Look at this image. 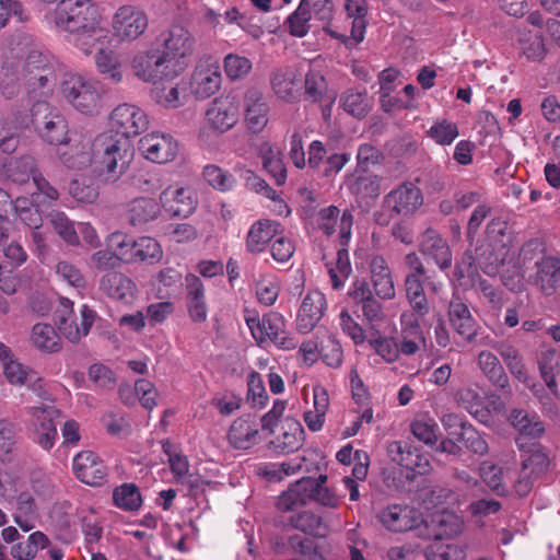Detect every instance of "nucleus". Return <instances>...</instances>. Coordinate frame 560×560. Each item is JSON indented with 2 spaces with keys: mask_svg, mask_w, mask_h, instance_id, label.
Segmentation results:
<instances>
[{
  "mask_svg": "<svg viewBox=\"0 0 560 560\" xmlns=\"http://www.w3.org/2000/svg\"><path fill=\"white\" fill-rule=\"evenodd\" d=\"M275 94L287 102L298 98L300 92V79L295 70L291 68L275 71L270 79Z\"/></svg>",
  "mask_w": 560,
  "mask_h": 560,
  "instance_id": "nucleus-37",
  "label": "nucleus"
},
{
  "mask_svg": "<svg viewBox=\"0 0 560 560\" xmlns=\"http://www.w3.org/2000/svg\"><path fill=\"white\" fill-rule=\"evenodd\" d=\"M14 205L8 192L0 189V245H4L12 231L13 223L10 215L13 213Z\"/></svg>",
  "mask_w": 560,
  "mask_h": 560,
  "instance_id": "nucleus-60",
  "label": "nucleus"
},
{
  "mask_svg": "<svg viewBox=\"0 0 560 560\" xmlns=\"http://www.w3.org/2000/svg\"><path fill=\"white\" fill-rule=\"evenodd\" d=\"M113 133L121 135L130 140L148 128V116L143 109L133 104H120L110 114Z\"/></svg>",
  "mask_w": 560,
  "mask_h": 560,
  "instance_id": "nucleus-11",
  "label": "nucleus"
},
{
  "mask_svg": "<svg viewBox=\"0 0 560 560\" xmlns=\"http://www.w3.org/2000/svg\"><path fill=\"white\" fill-rule=\"evenodd\" d=\"M305 96L312 102H319L327 92L325 77L315 70H310L305 75Z\"/></svg>",
  "mask_w": 560,
  "mask_h": 560,
  "instance_id": "nucleus-64",
  "label": "nucleus"
},
{
  "mask_svg": "<svg viewBox=\"0 0 560 560\" xmlns=\"http://www.w3.org/2000/svg\"><path fill=\"white\" fill-rule=\"evenodd\" d=\"M202 175L206 182L219 191L231 190L235 185L232 174L213 164L205 166Z\"/></svg>",
  "mask_w": 560,
  "mask_h": 560,
  "instance_id": "nucleus-58",
  "label": "nucleus"
},
{
  "mask_svg": "<svg viewBox=\"0 0 560 560\" xmlns=\"http://www.w3.org/2000/svg\"><path fill=\"white\" fill-rule=\"evenodd\" d=\"M406 299L412 314L401 315V332L398 342L399 354L413 355L425 348L423 330L415 315L424 317L430 313V304L424 287L432 293H439L443 283L435 279L434 273H428L417 253L410 252L404 257Z\"/></svg>",
  "mask_w": 560,
  "mask_h": 560,
  "instance_id": "nucleus-2",
  "label": "nucleus"
},
{
  "mask_svg": "<svg viewBox=\"0 0 560 560\" xmlns=\"http://www.w3.org/2000/svg\"><path fill=\"white\" fill-rule=\"evenodd\" d=\"M469 262L467 268H463L462 266H457L456 276L462 278L465 273L471 280V284L476 290L481 291L485 296H490V287L488 284V280L482 278L478 270L480 269L485 275H489L490 268V243L487 237L480 240L477 238V245L469 257Z\"/></svg>",
  "mask_w": 560,
  "mask_h": 560,
  "instance_id": "nucleus-10",
  "label": "nucleus"
},
{
  "mask_svg": "<svg viewBox=\"0 0 560 560\" xmlns=\"http://www.w3.org/2000/svg\"><path fill=\"white\" fill-rule=\"evenodd\" d=\"M326 307V298L322 292L317 290L307 292L298 313V330L301 334H308L312 331L323 317Z\"/></svg>",
  "mask_w": 560,
  "mask_h": 560,
  "instance_id": "nucleus-22",
  "label": "nucleus"
},
{
  "mask_svg": "<svg viewBox=\"0 0 560 560\" xmlns=\"http://www.w3.org/2000/svg\"><path fill=\"white\" fill-rule=\"evenodd\" d=\"M170 81H160L151 91L152 98L168 108H177L184 104L186 85L173 83Z\"/></svg>",
  "mask_w": 560,
  "mask_h": 560,
  "instance_id": "nucleus-41",
  "label": "nucleus"
},
{
  "mask_svg": "<svg viewBox=\"0 0 560 560\" xmlns=\"http://www.w3.org/2000/svg\"><path fill=\"white\" fill-rule=\"evenodd\" d=\"M381 522L387 529L401 533L416 528L422 518L417 510L395 504L382 512Z\"/></svg>",
  "mask_w": 560,
  "mask_h": 560,
  "instance_id": "nucleus-29",
  "label": "nucleus"
},
{
  "mask_svg": "<svg viewBox=\"0 0 560 560\" xmlns=\"http://www.w3.org/2000/svg\"><path fill=\"white\" fill-rule=\"evenodd\" d=\"M113 500L116 506L125 511H136L142 503L141 494L135 483L117 487L113 492Z\"/></svg>",
  "mask_w": 560,
  "mask_h": 560,
  "instance_id": "nucleus-56",
  "label": "nucleus"
},
{
  "mask_svg": "<svg viewBox=\"0 0 560 560\" xmlns=\"http://www.w3.org/2000/svg\"><path fill=\"white\" fill-rule=\"evenodd\" d=\"M387 453L394 463L410 471L406 474L408 479H413L416 475H424L431 469L429 458L406 442L389 443Z\"/></svg>",
  "mask_w": 560,
  "mask_h": 560,
  "instance_id": "nucleus-12",
  "label": "nucleus"
},
{
  "mask_svg": "<svg viewBox=\"0 0 560 560\" xmlns=\"http://www.w3.org/2000/svg\"><path fill=\"white\" fill-rule=\"evenodd\" d=\"M148 26L145 14L133 7H120L113 18V30L121 40H133L139 37Z\"/></svg>",
  "mask_w": 560,
  "mask_h": 560,
  "instance_id": "nucleus-16",
  "label": "nucleus"
},
{
  "mask_svg": "<svg viewBox=\"0 0 560 560\" xmlns=\"http://www.w3.org/2000/svg\"><path fill=\"white\" fill-rule=\"evenodd\" d=\"M220 67L215 62H199L191 75V93L200 100L213 95L221 86Z\"/></svg>",
  "mask_w": 560,
  "mask_h": 560,
  "instance_id": "nucleus-20",
  "label": "nucleus"
},
{
  "mask_svg": "<svg viewBox=\"0 0 560 560\" xmlns=\"http://www.w3.org/2000/svg\"><path fill=\"white\" fill-rule=\"evenodd\" d=\"M185 299L189 318L195 323H203L208 317L206 288L202 280L195 273L185 277Z\"/></svg>",
  "mask_w": 560,
  "mask_h": 560,
  "instance_id": "nucleus-24",
  "label": "nucleus"
},
{
  "mask_svg": "<svg viewBox=\"0 0 560 560\" xmlns=\"http://www.w3.org/2000/svg\"><path fill=\"white\" fill-rule=\"evenodd\" d=\"M61 160L67 167L73 170H83L91 164L95 165L93 141H85L72 147L69 152L61 154Z\"/></svg>",
  "mask_w": 560,
  "mask_h": 560,
  "instance_id": "nucleus-47",
  "label": "nucleus"
},
{
  "mask_svg": "<svg viewBox=\"0 0 560 560\" xmlns=\"http://www.w3.org/2000/svg\"><path fill=\"white\" fill-rule=\"evenodd\" d=\"M32 343L46 352H56L60 349V338L55 328L49 324L38 323L33 326Z\"/></svg>",
  "mask_w": 560,
  "mask_h": 560,
  "instance_id": "nucleus-50",
  "label": "nucleus"
},
{
  "mask_svg": "<svg viewBox=\"0 0 560 560\" xmlns=\"http://www.w3.org/2000/svg\"><path fill=\"white\" fill-rule=\"evenodd\" d=\"M432 536L435 539L454 538L463 532L462 518L453 512H436L431 516Z\"/></svg>",
  "mask_w": 560,
  "mask_h": 560,
  "instance_id": "nucleus-40",
  "label": "nucleus"
},
{
  "mask_svg": "<svg viewBox=\"0 0 560 560\" xmlns=\"http://www.w3.org/2000/svg\"><path fill=\"white\" fill-rule=\"evenodd\" d=\"M454 397L457 404L467 409L481 423L487 424L490 421L489 393L486 387L474 384L458 389Z\"/></svg>",
  "mask_w": 560,
  "mask_h": 560,
  "instance_id": "nucleus-23",
  "label": "nucleus"
},
{
  "mask_svg": "<svg viewBox=\"0 0 560 560\" xmlns=\"http://www.w3.org/2000/svg\"><path fill=\"white\" fill-rule=\"evenodd\" d=\"M363 317L371 324L380 323L385 318L382 303L373 295L370 283L364 279H357L349 291Z\"/></svg>",
  "mask_w": 560,
  "mask_h": 560,
  "instance_id": "nucleus-19",
  "label": "nucleus"
},
{
  "mask_svg": "<svg viewBox=\"0 0 560 560\" xmlns=\"http://www.w3.org/2000/svg\"><path fill=\"white\" fill-rule=\"evenodd\" d=\"M58 92L66 103L83 115H96L102 108V94L96 82L79 73L62 72Z\"/></svg>",
  "mask_w": 560,
  "mask_h": 560,
  "instance_id": "nucleus-5",
  "label": "nucleus"
},
{
  "mask_svg": "<svg viewBox=\"0 0 560 560\" xmlns=\"http://www.w3.org/2000/svg\"><path fill=\"white\" fill-rule=\"evenodd\" d=\"M534 284L546 296L560 294L559 257L545 256L536 262Z\"/></svg>",
  "mask_w": 560,
  "mask_h": 560,
  "instance_id": "nucleus-26",
  "label": "nucleus"
},
{
  "mask_svg": "<svg viewBox=\"0 0 560 560\" xmlns=\"http://www.w3.org/2000/svg\"><path fill=\"white\" fill-rule=\"evenodd\" d=\"M422 203V195L412 184H402L392 190L384 198L383 206L389 211L390 217L409 215Z\"/></svg>",
  "mask_w": 560,
  "mask_h": 560,
  "instance_id": "nucleus-14",
  "label": "nucleus"
},
{
  "mask_svg": "<svg viewBox=\"0 0 560 560\" xmlns=\"http://www.w3.org/2000/svg\"><path fill=\"white\" fill-rule=\"evenodd\" d=\"M311 19L312 14L306 1H301L295 11L287 18L285 24L289 33L295 37H304L310 31Z\"/></svg>",
  "mask_w": 560,
  "mask_h": 560,
  "instance_id": "nucleus-57",
  "label": "nucleus"
},
{
  "mask_svg": "<svg viewBox=\"0 0 560 560\" xmlns=\"http://www.w3.org/2000/svg\"><path fill=\"white\" fill-rule=\"evenodd\" d=\"M280 292L279 281L276 277H261L256 283V295L260 303L269 306L272 305Z\"/></svg>",
  "mask_w": 560,
  "mask_h": 560,
  "instance_id": "nucleus-63",
  "label": "nucleus"
},
{
  "mask_svg": "<svg viewBox=\"0 0 560 560\" xmlns=\"http://www.w3.org/2000/svg\"><path fill=\"white\" fill-rule=\"evenodd\" d=\"M3 374L10 384L16 386L26 385L28 388L36 392L39 396H43V380L37 375L36 372L28 369L27 366H24L19 361L10 359L8 362H4Z\"/></svg>",
  "mask_w": 560,
  "mask_h": 560,
  "instance_id": "nucleus-33",
  "label": "nucleus"
},
{
  "mask_svg": "<svg viewBox=\"0 0 560 560\" xmlns=\"http://www.w3.org/2000/svg\"><path fill=\"white\" fill-rule=\"evenodd\" d=\"M49 540L42 532H34L25 541L18 542L11 547V556L18 560H32L39 549L47 547Z\"/></svg>",
  "mask_w": 560,
  "mask_h": 560,
  "instance_id": "nucleus-53",
  "label": "nucleus"
},
{
  "mask_svg": "<svg viewBox=\"0 0 560 560\" xmlns=\"http://www.w3.org/2000/svg\"><path fill=\"white\" fill-rule=\"evenodd\" d=\"M235 172L238 173L240 177L245 182V185L248 189L260 194L273 201L278 202L279 213H282L283 209L287 210V214L290 213V209L287 203L279 198L278 192L272 189L265 179L256 175L253 171L246 168L245 166L237 165L235 167Z\"/></svg>",
  "mask_w": 560,
  "mask_h": 560,
  "instance_id": "nucleus-43",
  "label": "nucleus"
},
{
  "mask_svg": "<svg viewBox=\"0 0 560 560\" xmlns=\"http://www.w3.org/2000/svg\"><path fill=\"white\" fill-rule=\"evenodd\" d=\"M106 244L114 250L119 264H135L137 240L121 232H114L107 237Z\"/></svg>",
  "mask_w": 560,
  "mask_h": 560,
  "instance_id": "nucleus-54",
  "label": "nucleus"
},
{
  "mask_svg": "<svg viewBox=\"0 0 560 560\" xmlns=\"http://www.w3.org/2000/svg\"><path fill=\"white\" fill-rule=\"evenodd\" d=\"M35 121H37L36 118ZM36 124L40 137L46 142L58 145L68 141V125L59 113L50 112L44 116L42 124Z\"/></svg>",
  "mask_w": 560,
  "mask_h": 560,
  "instance_id": "nucleus-38",
  "label": "nucleus"
},
{
  "mask_svg": "<svg viewBox=\"0 0 560 560\" xmlns=\"http://www.w3.org/2000/svg\"><path fill=\"white\" fill-rule=\"evenodd\" d=\"M448 318L453 329L467 341L474 340L479 326L460 296L453 294L448 306Z\"/></svg>",
  "mask_w": 560,
  "mask_h": 560,
  "instance_id": "nucleus-27",
  "label": "nucleus"
},
{
  "mask_svg": "<svg viewBox=\"0 0 560 560\" xmlns=\"http://www.w3.org/2000/svg\"><path fill=\"white\" fill-rule=\"evenodd\" d=\"M353 226V215L350 210H345L341 214L339 223V244L340 247L337 250L336 266L335 269L341 272L343 277H349L352 272L349 253L347 245L351 237V231Z\"/></svg>",
  "mask_w": 560,
  "mask_h": 560,
  "instance_id": "nucleus-35",
  "label": "nucleus"
},
{
  "mask_svg": "<svg viewBox=\"0 0 560 560\" xmlns=\"http://www.w3.org/2000/svg\"><path fill=\"white\" fill-rule=\"evenodd\" d=\"M280 224L271 220L256 221L246 236L245 245L247 252L258 254L265 250L267 244L277 236Z\"/></svg>",
  "mask_w": 560,
  "mask_h": 560,
  "instance_id": "nucleus-34",
  "label": "nucleus"
},
{
  "mask_svg": "<svg viewBox=\"0 0 560 560\" xmlns=\"http://www.w3.org/2000/svg\"><path fill=\"white\" fill-rule=\"evenodd\" d=\"M5 174L10 180L19 185L28 183L30 178L34 180V174H39L35 167V161L32 156H22L12 159L5 164Z\"/></svg>",
  "mask_w": 560,
  "mask_h": 560,
  "instance_id": "nucleus-49",
  "label": "nucleus"
},
{
  "mask_svg": "<svg viewBox=\"0 0 560 560\" xmlns=\"http://www.w3.org/2000/svg\"><path fill=\"white\" fill-rule=\"evenodd\" d=\"M160 205L171 218H187L195 212L198 200L191 188L174 185L161 192Z\"/></svg>",
  "mask_w": 560,
  "mask_h": 560,
  "instance_id": "nucleus-13",
  "label": "nucleus"
},
{
  "mask_svg": "<svg viewBox=\"0 0 560 560\" xmlns=\"http://www.w3.org/2000/svg\"><path fill=\"white\" fill-rule=\"evenodd\" d=\"M539 371L547 387L552 394L558 393L556 371L560 366V353L555 349H547L538 359Z\"/></svg>",
  "mask_w": 560,
  "mask_h": 560,
  "instance_id": "nucleus-52",
  "label": "nucleus"
},
{
  "mask_svg": "<svg viewBox=\"0 0 560 560\" xmlns=\"http://www.w3.org/2000/svg\"><path fill=\"white\" fill-rule=\"evenodd\" d=\"M54 230L59 236L70 245L79 243L78 232L73 228V224L69 221L65 213L52 211L48 215Z\"/></svg>",
  "mask_w": 560,
  "mask_h": 560,
  "instance_id": "nucleus-61",
  "label": "nucleus"
},
{
  "mask_svg": "<svg viewBox=\"0 0 560 560\" xmlns=\"http://www.w3.org/2000/svg\"><path fill=\"white\" fill-rule=\"evenodd\" d=\"M108 42V37L94 50H97L95 56V65L98 72L105 80L117 84L122 80L121 65L118 57L113 50H105L103 46Z\"/></svg>",
  "mask_w": 560,
  "mask_h": 560,
  "instance_id": "nucleus-42",
  "label": "nucleus"
},
{
  "mask_svg": "<svg viewBox=\"0 0 560 560\" xmlns=\"http://www.w3.org/2000/svg\"><path fill=\"white\" fill-rule=\"evenodd\" d=\"M289 525L305 534L312 536H324L326 527L323 524L322 517L312 512H302L296 515H291L288 520Z\"/></svg>",
  "mask_w": 560,
  "mask_h": 560,
  "instance_id": "nucleus-55",
  "label": "nucleus"
},
{
  "mask_svg": "<svg viewBox=\"0 0 560 560\" xmlns=\"http://www.w3.org/2000/svg\"><path fill=\"white\" fill-rule=\"evenodd\" d=\"M30 411L34 418V441L44 450L49 451L58 436L55 418L59 410L54 406L32 407Z\"/></svg>",
  "mask_w": 560,
  "mask_h": 560,
  "instance_id": "nucleus-15",
  "label": "nucleus"
},
{
  "mask_svg": "<svg viewBox=\"0 0 560 560\" xmlns=\"http://www.w3.org/2000/svg\"><path fill=\"white\" fill-rule=\"evenodd\" d=\"M100 290L110 299L131 303L137 292V285L126 275L112 271L100 279Z\"/></svg>",
  "mask_w": 560,
  "mask_h": 560,
  "instance_id": "nucleus-31",
  "label": "nucleus"
},
{
  "mask_svg": "<svg viewBox=\"0 0 560 560\" xmlns=\"http://www.w3.org/2000/svg\"><path fill=\"white\" fill-rule=\"evenodd\" d=\"M259 155L262 160L264 168L273 178L276 185H283L287 180V168L280 151L272 148L269 143H262L259 148Z\"/></svg>",
  "mask_w": 560,
  "mask_h": 560,
  "instance_id": "nucleus-44",
  "label": "nucleus"
},
{
  "mask_svg": "<svg viewBox=\"0 0 560 560\" xmlns=\"http://www.w3.org/2000/svg\"><path fill=\"white\" fill-rule=\"evenodd\" d=\"M246 323L253 337L259 343L270 340L283 350H292L296 347L295 339L288 336L285 331L283 316L277 312H270L261 318H246Z\"/></svg>",
  "mask_w": 560,
  "mask_h": 560,
  "instance_id": "nucleus-6",
  "label": "nucleus"
},
{
  "mask_svg": "<svg viewBox=\"0 0 560 560\" xmlns=\"http://www.w3.org/2000/svg\"><path fill=\"white\" fill-rule=\"evenodd\" d=\"M304 430L294 419H285L281 423V433L271 442L281 453H292L299 450L303 442Z\"/></svg>",
  "mask_w": 560,
  "mask_h": 560,
  "instance_id": "nucleus-39",
  "label": "nucleus"
},
{
  "mask_svg": "<svg viewBox=\"0 0 560 560\" xmlns=\"http://www.w3.org/2000/svg\"><path fill=\"white\" fill-rule=\"evenodd\" d=\"M237 120L238 107L229 97L213 100L206 112L207 124L221 133L233 128Z\"/></svg>",
  "mask_w": 560,
  "mask_h": 560,
  "instance_id": "nucleus-25",
  "label": "nucleus"
},
{
  "mask_svg": "<svg viewBox=\"0 0 560 560\" xmlns=\"http://www.w3.org/2000/svg\"><path fill=\"white\" fill-rule=\"evenodd\" d=\"M517 42L523 56H525L527 60L540 61L545 57V44L540 35L534 34L526 28H518Z\"/></svg>",
  "mask_w": 560,
  "mask_h": 560,
  "instance_id": "nucleus-48",
  "label": "nucleus"
},
{
  "mask_svg": "<svg viewBox=\"0 0 560 560\" xmlns=\"http://www.w3.org/2000/svg\"><path fill=\"white\" fill-rule=\"evenodd\" d=\"M370 280L373 293L382 300H393L396 295L392 270L386 259L375 255L370 260Z\"/></svg>",
  "mask_w": 560,
  "mask_h": 560,
  "instance_id": "nucleus-28",
  "label": "nucleus"
},
{
  "mask_svg": "<svg viewBox=\"0 0 560 560\" xmlns=\"http://www.w3.org/2000/svg\"><path fill=\"white\" fill-rule=\"evenodd\" d=\"M132 69L139 79L154 85L160 81L174 80L180 73L176 65L170 62L158 49L135 57Z\"/></svg>",
  "mask_w": 560,
  "mask_h": 560,
  "instance_id": "nucleus-8",
  "label": "nucleus"
},
{
  "mask_svg": "<svg viewBox=\"0 0 560 560\" xmlns=\"http://www.w3.org/2000/svg\"><path fill=\"white\" fill-rule=\"evenodd\" d=\"M156 43L158 50L182 72L186 67L184 59L194 52L195 40L190 33L180 25H174L162 32Z\"/></svg>",
  "mask_w": 560,
  "mask_h": 560,
  "instance_id": "nucleus-7",
  "label": "nucleus"
},
{
  "mask_svg": "<svg viewBox=\"0 0 560 560\" xmlns=\"http://www.w3.org/2000/svg\"><path fill=\"white\" fill-rule=\"evenodd\" d=\"M60 75L47 55L30 50L20 58L5 57L0 70V92L12 100L24 90L28 103L46 105Z\"/></svg>",
  "mask_w": 560,
  "mask_h": 560,
  "instance_id": "nucleus-1",
  "label": "nucleus"
},
{
  "mask_svg": "<svg viewBox=\"0 0 560 560\" xmlns=\"http://www.w3.org/2000/svg\"><path fill=\"white\" fill-rule=\"evenodd\" d=\"M257 425L249 416L234 420L229 431L230 443L238 450L252 447L257 443Z\"/></svg>",
  "mask_w": 560,
  "mask_h": 560,
  "instance_id": "nucleus-36",
  "label": "nucleus"
},
{
  "mask_svg": "<svg viewBox=\"0 0 560 560\" xmlns=\"http://www.w3.org/2000/svg\"><path fill=\"white\" fill-rule=\"evenodd\" d=\"M139 150L147 160L162 164L175 159L178 145L172 136L152 132L140 139Z\"/></svg>",
  "mask_w": 560,
  "mask_h": 560,
  "instance_id": "nucleus-17",
  "label": "nucleus"
},
{
  "mask_svg": "<svg viewBox=\"0 0 560 560\" xmlns=\"http://www.w3.org/2000/svg\"><path fill=\"white\" fill-rule=\"evenodd\" d=\"M72 470L80 481L93 487L103 485L107 476L103 460L91 451H82L73 457Z\"/></svg>",
  "mask_w": 560,
  "mask_h": 560,
  "instance_id": "nucleus-18",
  "label": "nucleus"
},
{
  "mask_svg": "<svg viewBox=\"0 0 560 560\" xmlns=\"http://www.w3.org/2000/svg\"><path fill=\"white\" fill-rule=\"evenodd\" d=\"M162 258L160 244L152 237L143 236L137 240L135 252L136 262L154 264Z\"/></svg>",
  "mask_w": 560,
  "mask_h": 560,
  "instance_id": "nucleus-59",
  "label": "nucleus"
},
{
  "mask_svg": "<svg viewBox=\"0 0 560 560\" xmlns=\"http://www.w3.org/2000/svg\"><path fill=\"white\" fill-rule=\"evenodd\" d=\"M95 174L102 183L115 184L129 170L135 151L127 137L103 132L93 139Z\"/></svg>",
  "mask_w": 560,
  "mask_h": 560,
  "instance_id": "nucleus-4",
  "label": "nucleus"
},
{
  "mask_svg": "<svg viewBox=\"0 0 560 560\" xmlns=\"http://www.w3.org/2000/svg\"><path fill=\"white\" fill-rule=\"evenodd\" d=\"M419 252L445 271L452 266V250L446 242L435 230L427 229L419 241Z\"/></svg>",
  "mask_w": 560,
  "mask_h": 560,
  "instance_id": "nucleus-21",
  "label": "nucleus"
},
{
  "mask_svg": "<svg viewBox=\"0 0 560 560\" xmlns=\"http://www.w3.org/2000/svg\"><path fill=\"white\" fill-rule=\"evenodd\" d=\"M161 215V205L150 197H137L127 206L128 222L138 229H144Z\"/></svg>",
  "mask_w": 560,
  "mask_h": 560,
  "instance_id": "nucleus-32",
  "label": "nucleus"
},
{
  "mask_svg": "<svg viewBox=\"0 0 560 560\" xmlns=\"http://www.w3.org/2000/svg\"><path fill=\"white\" fill-rule=\"evenodd\" d=\"M509 421L523 438L538 439L545 432L542 422L535 417H529L522 409H514L509 416Z\"/></svg>",
  "mask_w": 560,
  "mask_h": 560,
  "instance_id": "nucleus-46",
  "label": "nucleus"
},
{
  "mask_svg": "<svg viewBox=\"0 0 560 560\" xmlns=\"http://www.w3.org/2000/svg\"><path fill=\"white\" fill-rule=\"evenodd\" d=\"M45 21L85 55L92 54L107 38L95 0H60Z\"/></svg>",
  "mask_w": 560,
  "mask_h": 560,
  "instance_id": "nucleus-3",
  "label": "nucleus"
},
{
  "mask_svg": "<svg viewBox=\"0 0 560 560\" xmlns=\"http://www.w3.org/2000/svg\"><path fill=\"white\" fill-rule=\"evenodd\" d=\"M340 105L348 114L361 119L371 110L372 102L366 90H348L341 95Z\"/></svg>",
  "mask_w": 560,
  "mask_h": 560,
  "instance_id": "nucleus-45",
  "label": "nucleus"
},
{
  "mask_svg": "<svg viewBox=\"0 0 560 560\" xmlns=\"http://www.w3.org/2000/svg\"><path fill=\"white\" fill-rule=\"evenodd\" d=\"M252 67V61L240 55L229 54L224 58V70L231 80L245 78L250 72Z\"/></svg>",
  "mask_w": 560,
  "mask_h": 560,
  "instance_id": "nucleus-62",
  "label": "nucleus"
},
{
  "mask_svg": "<svg viewBox=\"0 0 560 560\" xmlns=\"http://www.w3.org/2000/svg\"><path fill=\"white\" fill-rule=\"evenodd\" d=\"M245 120L248 129L254 132H260L268 124L269 106L257 89H250L244 96Z\"/></svg>",
  "mask_w": 560,
  "mask_h": 560,
  "instance_id": "nucleus-30",
  "label": "nucleus"
},
{
  "mask_svg": "<svg viewBox=\"0 0 560 560\" xmlns=\"http://www.w3.org/2000/svg\"><path fill=\"white\" fill-rule=\"evenodd\" d=\"M73 315V303L67 298H60L59 306L55 312L56 323L60 332L69 341L77 342L81 337L89 334L96 314L88 305H83L81 308L80 326L72 319Z\"/></svg>",
  "mask_w": 560,
  "mask_h": 560,
  "instance_id": "nucleus-9",
  "label": "nucleus"
},
{
  "mask_svg": "<svg viewBox=\"0 0 560 560\" xmlns=\"http://www.w3.org/2000/svg\"><path fill=\"white\" fill-rule=\"evenodd\" d=\"M513 233L505 222L492 220V254L503 264L509 256Z\"/></svg>",
  "mask_w": 560,
  "mask_h": 560,
  "instance_id": "nucleus-51",
  "label": "nucleus"
}]
</instances>
